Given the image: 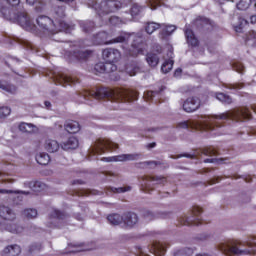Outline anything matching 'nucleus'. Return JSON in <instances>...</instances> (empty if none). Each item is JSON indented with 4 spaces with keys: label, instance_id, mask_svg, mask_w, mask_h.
<instances>
[{
    "label": "nucleus",
    "instance_id": "nucleus-1",
    "mask_svg": "<svg viewBox=\"0 0 256 256\" xmlns=\"http://www.w3.org/2000/svg\"><path fill=\"white\" fill-rule=\"evenodd\" d=\"M202 120H187L177 124L178 129H196V131H213L215 127H223L219 121H243L251 119L249 108H237L232 111H227L219 115L201 116Z\"/></svg>",
    "mask_w": 256,
    "mask_h": 256
},
{
    "label": "nucleus",
    "instance_id": "nucleus-2",
    "mask_svg": "<svg viewBox=\"0 0 256 256\" xmlns=\"http://www.w3.org/2000/svg\"><path fill=\"white\" fill-rule=\"evenodd\" d=\"M20 3L21 0H3L0 2V15L7 21L19 23L26 31H36L37 27Z\"/></svg>",
    "mask_w": 256,
    "mask_h": 256
},
{
    "label": "nucleus",
    "instance_id": "nucleus-3",
    "mask_svg": "<svg viewBox=\"0 0 256 256\" xmlns=\"http://www.w3.org/2000/svg\"><path fill=\"white\" fill-rule=\"evenodd\" d=\"M217 249L224 255H256L255 237L245 240H227L217 245Z\"/></svg>",
    "mask_w": 256,
    "mask_h": 256
},
{
    "label": "nucleus",
    "instance_id": "nucleus-4",
    "mask_svg": "<svg viewBox=\"0 0 256 256\" xmlns=\"http://www.w3.org/2000/svg\"><path fill=\"white\" fill-rule=\"evenodd\" d=\"M109 35L107 32H100L96 34L93 38V45H111V43H125V41H129L132 39L133 43L129 48V55L132 57H136L139 53L143 52V38L141 36L132 35L129 36L127 34L116 37L111 41H107Z\"/></svg>",
    "mask_w": 256,
    "mask_h": 256
},
{
    "label": "nucleus",
    "instance_id": "nucleus-5",
    "mask_svg": "<svg viewBox=\"0 0 256 256\" xmlns=\"http://www.w3.org/2000/svg\"><path fill=\"white\" fill-rule=\"evenodd\" d=\"M84 99L92 97V99H115L116 101H137L138 93L135 90L116 89L111 90L107 88H99L96 91H85L83 93Z\"/></svg>",
    "mask_w": 256,
    "mask_h": 256
},
{
    "label": "nucleus",
    "instance_id": "nucleus-6",
    "mask_svg": "<svg viewBox=\"0 0 256 256\" xmlns=\"http://www.w3.org/2000/svg\"><path fill=\"white\" fill-rule=\"evenodd\" d=\"M87 5L95 9L100 17L109 13H114V11L121 9L122 7L121 1L119 0L103 1L100 4H97V2L93 0H88Z\"/></svg>",
    "mask_w": 256,
    "mask_h": 256
},
{
    "label": "nucleus",
    "instance_id": "nucleus-7",
    "mask_svg": "<svg viewBox=\"0 0 256 256\" xmlns=\"http://www.w3.org/2000/svg\"><path fill=\"white\" fill-rule=\"evenodd\" d=\"M36 23L44 33H59V31L65 30L63 26L58 27L48 16H39Z\"/></svg>",
    "mask_w": 256,
    "mask_h": 256
},
{
    "label": "nucleus",
    "instance_id": "nucleus-8",
    "mask_svg": "<svg viewBox=\"0 0 256 256\" xmlns=\"http://www.w3.org/2000/svg\"><path fill=\"white\" fill-rule=\"evenodd\" d=\"M63 17H65V8L63 6L55 8L54 23H56L57 27H63L64 30H61V31H64V33H71V31L75 29V26L67 24L65 21L62 20Z\"/></svg>",
    "mask_w": 256,
    "mask_h": 256
},
{
    "label": "nucleus",
    "instance_id": "nucleus-9",
    "mask_svg": "<svg viewBox=\"0 0 256 256\" xmlns=\"http://www.w3.org/2000/svg\"><path fill=\"white\" fill-rule=\"evenodd\" d=\"M200 213H203V210L196 207L189 215L180 217L179 221L181 225H199L201 223Z\"/></svg>",
    "mask_w": 256,
    "mask_h": 256
},
{
    "label": "nucleus",
    "instance_id": "nucleus-10",
    "mask_svg": "<svg viewBox=\"0 0 256 256\" xmlns=\"http://www.w3.org/2000/svg\"><path fill=\"white\" fill-rule=\"evenodd\" d=\"M118 145L107 138L98 139L92 149L93 153H105V149H117Z\"/></svg>",
    "mask_w": 256,
    "mask_h": 256
},
{
    "label": "nucleus",
    "instance_id": "nucleus-11",
    "mask_svg": "<svg viewBox=\"0 0 256 256\" xmlns=\"http://www.w3.org/2000/svg\"><path fill=\"white\" fill-rule=\"evenodd\" d=\"M199 107H201V100L198 97H190L182 105V109L186 113H194Z\"/></svg>",
    "mask_w": 256,
    "mask_h": 256
},
{
    "label": "nucleus",
    "instance_id": "nucleus-12",
    "mask_svg": "<svg viewBox=\"0 0 256 256\" xmlns=\"http://www.w3.org/2000/svg\"><path fill=\"white\" fill-rule=\"evenodd\" d=\"M139 157H141L139 154H122L118 156L104 157L102 158V161H105L106 163H117L119 161H137Z\"/></svg>",
    "mask_w": 256,
    "mask_h": 256
},
{
    "label": "nucleus",
    "instance_id": "nucleus-13",
    "mask_svg": "<svg viewBox=\"0 0 256 256\" xmlns=\"http://www.w3.org/2000/svg\"><path fill=\"white\" fill-rule=\"evenodd\" d=\"M102 57L106 63H111L113 65V63L121 59V53L117 49L108 48L102 52Z\"/></svg>",
    "mask_w": 256,
    "mask_h": 256
},
{
    "label": "nucleus",
    "instance_id": "nucleus-14",
    "mask_svg": "<svg viewBox=\"0 0 256 256\" xmlns=\"http://www.w3.org/2000/svg\"><path fill=\"white\" fill-rule=\"evenodd\" d=\"M0 219H3V221H15L17 214L11 207L0 204Z\"/></svg>",
    "mask_w": 256,
    "mask_h": 256
},
{
    "label": "nucleus",
    "instance_id": "nucleus-15",
    "mask_svg": "<svg viewBox=\"0 0 256 256\" xmlns=\"http://www.w3.org/2000/svg\"><path fill=\"white\" fill-rule=\"evenodd\" d=\"M139 223V216L134 212H125L123 214V225L124 227H135Z\"/></svg>",
    "mask_w": 256,
    "mask_h": 256
},
{
    "label": "nucleus",
    "instance_id": "nucleus-16",
    "mask_svg": "<svg viewBox=\"0 0 256 256\" xmlns=\"http://www.w3.org/2000/svg\"><path fill=\"white\" fill-rule=\"evenodd\" d=\"M96 73H113V71H117V66L112 63H103L99 62L94 67Z\"/></svg>",
    "mask_w": 256,
    "mask_h": 256
},
{
    "label": "nucleus",
    "instance_id": "nucleus-17",
    "mask_svg": "<svg viewBox=\"0 0 256 256\" xmlns=\"http://www.w3.org/2000/svg\"><path fill=\"white\" fill-rule=\"evenodd\" d=\"M54 81L62 87H67V85H73V83H76L75 79L61 73L54 75Z\"/></svg>",
    "mask_w": 256,
    "mask_h": 256
},
{
    "label": "nucleus",
    "instance_id": "nucleus-18",
    "mask_svg": "<svg viewBox=\"0 0 256 256\" xmlns=\"http://www.w3.org/2000/svg\"><path fill=\"white\" fill-rule=\"evenodd\" d=\"M165 251H167V243L165 242H154L151 248V252L155 256H163L165 255Z\"/></svg>",
    "mask_w": 256,
    "mask_h": 256
},
{
    "label": "nucleus",
    "instance_id": "nucleus-19",
    "mask_svg": "<svg viewBox=\"0 0 256 256\" xmlns=\"http://www.w3.org/2000/svg\"><path fill=\"white\" fill-rule=\"evenodd\" d=\"M77 147H79V140L75 136L69 137L68 140L62 143V149L64 151H71L77 149Z\"/></svg>",
    "mask_w": 256,
    "mask_h": 256
},
{
    "label": "nucleus",
    "instance_id": "nucleus-20",
    "mask_svg": "<svg viewBox=\"0 0 256 256\" xmlns=\"http://www.w3.org/2000/svg\"><path fill=\"white\" fill-rule=\"evenodd\" d=\"M161 32L159 33V38L162 39V41H165L169 35H171L177 27L175 25H167V24H161Z\"/></svg>",
    "mask_w": 256,
    "mask_h": 256
},
{
    "label": "nucleus",
    "instance_id": "nucleus-21",
    "mask_svg": "<svg viewBox=\"0 0 256 256\" xmlns=\"http://www.w3.org/2000/svg\"><path fill=\"white\" fill-rule=\"evenodd\" d=\"M59 147V142H57V140L48 138L44 142V149L48 151V153H57V151H59Z\"/></svg>",
    "mask_w": 256,
    "mask_h": 256
},
{
    "label": "nucleus",
    "instance_id": "nucleus-22",
    "mask_svg": "<svg viewBox=\"0 0 256 256\" xmlns=\"http://www.w3.org/2000/svg\"><path fill=\"white\" fill-rule=\"evenodd\" d=\"M5 256H19L21 255V246L14 244L6 246L3 250Z\"/></svg>",
    "mask_w": 256,
    "mask_h": 256
},
{
    "label": "nucleus",
    "instance_id": "nucleus-23",
    "mask_svg": "<svg viewBox=\"0 0 256 256\" xmlns=\"http://www.w3.org/2000/svg\"><path fill=\"white\" fill-rule=\"evenodd\" d=\"M107 221L110 225H113L114 227L123 225V215L117 213L109 214L107 216Z\"/></svg>",
    "mask_w": 256,
    "mask_h": 256
},
{
    "label": "nucleus",
    "instance_id": "nucleus-24",
    "mask_svg": "<svg viewBox=\"0 0 256 256\" xmlns=\"http://www.w3.org/2000/svg\"><path fill=\"white\" fill-rule=\"evenodd\" d=\"M185 35L188 45H191L192 47H197L199 45V40L197 39V37H195L193 30L187 28L185 30Z\"/></svg>",
    "mask_w": 256,
    "mask_h": 256
},
{
    "label": "nucleus",
    "instance_id": "nucleus-25",
    "mask_svg": "<svg viewBox=\"0 0 256 256\" xmlns=\"http://www.w3.org/2000/svg\"><path fill=\"white\" fill-rule=\"evenodd\" d=\"M5 230L8 231L9 233L19 235V233H23L25 228H23V226L19 225L18 223H8L5 226Z\"/></svg>",
    "mask_w": 256,
    "mask_h": 256
},
{
    "label": "nucleus",
    "instance_id": "nucleus-26",
    "mask_svg": "<svg viewBox=\"0 0 256 256\" xmlns=\"http://www.w3.org/2000/svg\"><path fill=\"white\" fill-rule=\"evenodd\" d=\"M65 130L68 133H79V131H81V126L77 121H69L65 124Z\"/></svg>",
    "mask_w": 256,
    "mask_h": 256
},
{
    "label": "nucleus",
    "instance_id": "nucleus-27",
    "mask_svg": "<svg viewBox=\"0 0 256 256\" xmlns=\"http://www.w3.org/2000/svg\"><path fill=\"white\" fill-rule=\"evenodd\" d=\"M36 161L39 165H49L51 158L49 157V154L40 152L36 155Z\"/></svg>",
    "mask_w": 256,
    "mask_h": 256
},
{
    "label": "nucleus",
    "instance_id": "nucleus-28",
    "mask_svg": "<svg viewBox=\"0 0 256 256\" xmlns=\"http://www.w3.org/2000/svg\"><path fill=\"white\" fill-rule=\"evenodd\" d=\"M91 55V51L81 49L74 51V57L78 59V61H85L86 59H89V56Z\"/></svg>",
    "mask_w": 256,
    "mask_h": 256
},
{
    "label": "nucleus",
    "instance_id": "nucleus-29",
    "mask_svg": "<svg viewBox=\"0 0 256 256\" xmlns=\"http://www.w3.org/2000/svg\"><path fill=\"white\" fill-rule=\"evenodd\" d=\"M28 187L34 191V193H39L41 191H43V189H45V183L43 182H39V181H35V182H28Z\"/></svg>",
    "mask_w": 256,
    "mask_h": 256
},
{
    "label": "nucleus",
    "instance_id": "nucleus-30",
    "mask_svg": "<svg viewBox=\"0 0 256 256\" xmlns=\"http://www.w3.org/2000/svg\"><path fill=\"white\" fill-rule=\"evenodd\" d=\"M162 25L157 22H148L145 26V31L148 35H153L157 29H161Z\"/></svg>",
    "mask_w": 256,
    "mask_h": 256
},
{
    "label": "nucleus",
    "instance_id": "nucleus-31",
    "mask_svg": "<svg viewBox=\"0 0 256 256\" xmlns=\"http://www.w3.org/2000/svg\"><path fill=\"white\" fill-rule=\"evenodd\" d=\"M53 223H54V227H57V223H61V221L67 219V214H65L64 212H61L59 210H55L53 212Z\"/></svg>",
    "mask_w": 256,
    "mask_h": 256
},
{
    "label": "nucleus",
    "instance_id": "nucleus-32",
    "mask_svg": "<svg viewBox=\"0 0 256 256\" xmlns=\"http://www.w3.org/2000/svg\"><path fill=\"white\" fill-rule=\"evenodd\" d=\"M37 215V210L33 208H27L22 211V217H24V219H35Z\"/></svg>",
    "mask_w": 256,
    "mask_h": 256
},
{
    "label": "nucleus",
    "instance_id": "nucleus-33",
    "mask_svg": "<svg viewBox=\"0 0 256 256\" xmlns=\"http://www.w3.org/2000/svg\"><path fill=\"white\" fill-rule=\"evenodd\" d=\"M194 25L196 27H198L199 29H201V27H207V25H213V22H211V20H209L207 18L198 17L194 21Z\"/></svg>",
    "mask_w": 256,
    "mask_h": 256
},
{
    "label": "nucleus",
    "instance_id": "nucleus-34",
    "mask_svg": "<svg viewBox=\"0 0 256 256\" xmlns=\"http://www.w3.org/2000/svg\"><path fill=\"white\" fill-rule=\"evenodd\" d=\"M146 61L150 67H157V65H159V57L153 53L147 55Z\"/></svg>",
    "mask_w": 256,
    "mask_h": 256
},
{
    "label": "nucleus",
    "instance_id": "nucleus-35",
    "mask_svg": "<svg viewBox=\"0 0 256 256\" xmlns=\"http://www.w3.org/2000/svg\"><path fill=\"white\" fill-rule=\"evenodd\" d=\"M19 130L22 131V133H33V131H35V126L33 124L22 122L19 125Z\"/></svg>",
    "mask_w": 256,
    "mask_h": 256
},
{
    "label": "nucleus",
    "instance_id": "nucleus-36",
    "mask_svg": "<svg viewBox=\"0 0 256 256\" xmlns=\"http://www.w3.org/2000/svg\"><path fill=\"white\" fill-rule=\"evenodd\" d=\"M216 99H218V101H221V103H224V105H231V103H233V99L230 98L229 95L224 93H218L216 95Z\"/></svg>",
    "mask_w": 256,
    "mask_h": 256
},
{
    "label": "nucleus",
    "instance_id": "nucleus-37",
    "mask_svg": "<svg viewBox=\"0 0 256 256\" xmlns=\"http://www.w3.org/2000/svg\"><path fill=\"white\" fill-rule=\"evenodd\" d=\"M146 181L148 183L155 182L157 185H163V183L167 182V179L163 176H148Z\"/></svg>",
    "mask_w": 256,
    "mask_h": 256
},
{
    "label": "nucleus",
    "instance_id": "nucleus-38",
    "mask_svg": "<svg viewBox=\"0 0 256 256\" xmlns=\"http://www.w3.org/2000/svg\"><path fill=\"white\" fill-rule=\"evenodd\" d=\"M0 89H2V91H5L6 93H10L12 95L17 93V87L15 85L2 84L1 81H0Z\"/></svg>",
    "mask_w": 256,
    "mask_h": 256
},
{
    "label": "nucleus",
    "instance_id": "nucleus-39",
    "mask_svg": "<svg viewBox=\"0 0 256 256\" xmlns=\"http://www.w3.org/2000/svg\"><path fill=\"white\" fill-rule=\"evenodd\" d=\"M143 6L134 3L132 4V7L130 9V13L132 15V17H137V15H141V13H143Z\"/></svg>",
    "mask_w": 256,
    "mask_h": 256
},
{
    "label": "nucleus",
    "instance_id": "nucleus-40",
    "mask_svg": "<svg viewBox=\"0 0 256 256\" xmlns=\"http://www.w3.org/2000/svg\"><path fill=\"white\" fill-rule=\"evenodd\" d=\"M247 24V20L243 18H238V23L234 24V29L236 33H241L243 31V28L246 27Z\"/></svg>",
    "mask_w": 256,
    "mask_h": 256
},
{
    "label": "nucleus",
    "instance_id": "nucleus-41",
    "mask_svg": "<svg viewBox=\"0 0 256 256\" xmlns=\"http://www.w3.org/2000/svg\"><path fill=\"white\" fill-rule=\"evenodd\" d=\"M251 3H252V0H240L237 3V9H239V11H247V9L251 7Z\"/></svg>",
    "mask_w": 256,
    "mask_h": 256
},
{
    "label": "nucleus",
    "instance_id": "nucleus-42",
    "mask_svg": "<svg viewBox=\"0 0 256 256\" xmlns=\"http://www.w3.org/2000/svg\"><path fill=\"white\" fill-rule=\"evenodd\" d=\"M171 69H173V60L168 59L162 64L161 71L162 73H169Z\"/></svg>",
    "mask_w": 256,
    "mask_h": 256
},
{
    "label": "nucleus",
    "instance_id": "nucleus-43",
    "mask_svg": "<svg viewBox=\"0 0 256 256\" xmlns=\"http://www.w3.org/2000/svg\"><path fill=\"white\" fill-rule=\"evenodd\" d=\"M193 255V249L183 248L174 252V256H191Z\"/></svg>",
    "mask_w": 256,
    "mask_h": 256
},
{
    "label": "nucleus",
    "instance_id": "nucleus-44",
    "mask_svg": "<svg viewBox=\"0 0 256 256\" xmlns=\"http://www.w3.org/2000/svg\"><path fill=\"white\" fill-rule=\"evenodd\" d=\"M109 191H111L112 193H127L131 191V186H123L119 188L110 187Z\"/></svg>",
    "mask_w": 256,
    "mask_h": 256
},
{
    "label": "nucleus",
    "instance_id": "nucleus-45",
    "mask_svg": "<svg viewBox=\"0 0 256 256\" xmlns=\"http://www.w3.org/2000/svg\"><path fill=\"white\" fill-rule=\"evenodd\" d=\"M126 71L130 77H134V75H137L139 73V67L138 66H128L126 68Z\"/></svg>",
    "mask_w": 256,
    "mask_h": 256
},
{
    "label": "nucleus",
    "instance_id": "nucleus-46",
    "mask_svg": "<svg viewBox=\"0 0 256 256\" xmlns=\"http://www.w3.org/2000/svg\"><path fill=\"white\" fill-rule=\"evenodd\" d=\"M0 193L2 195H5V194L11 195L13 193H21L22 195H29V192H27V191L19 192V191L7 190V189H0Z\"/></svg>",
    "mask_w": 256,
    "mask_h": 256
},
{
    "label": "nucleus",
    "instance_id": "nucleus-47",
    "mask_svg": "<svg viewBox=\"0 0 256 256\" xmlns=\"http://www.w3.org/2000/svg\"><path fill=\"white\" fill-rule=\"evenodd\" d=\"M232 67L234 71H237V73H243L245 69L241 62H235L234 64H232Z\"/></svg>",
    "mask_w": 256,
    "mask_h": 256
},
{
    "label": "nucleus",
    "instance_id": "nucleus-48",
    "mask_svg": "<svg viewBox=\"0 0 256 256\" xmlns=\"http://www.w3.org/2000/svg\"><path fill=\"white\" fill-rule=\"evenodd\" d=\"M203 155H206L207 157H213V155H217V150L213 148H205L203 150Z\"/></svg>",
    "mask_w": 256,
    "mask_h": 256
},
{
    "label": "nucleus",
    "instance_id": "nucleus-49",
    "mask_svg": "<svg viewBox=\"0 0 256 256\" xmlns=\"http://www.w3.org/2000/svg\"><path fill=\"white\" fill-rule=\"evenodd\" d=\"M9 115H11V108L9 107L0 108V117H7Z\"/></svg>",
    "mask_w": 256,
    "mask_h": 256
},
{
    "label": "nucleus",
    "instance_id": "nucleus-50",
    "mask_svg": "<svg viewBox=\"0 0 256 256\" xmlns=\"http://www.w3.org/2000/svg\"><path fill=\"white\" fill-rule=\"evenodd\" d=\"M161 1L159 0H149V7L150 9H152V11H155V9H157V7H159Z\"/></svg>",
    "mask_w": 256,
    "mask_h": 256
},
{
    "label": "nucleus",
    "instance_id": "nucleus-51",
    "mask_svg": "<svg viewBox=\"0 0 256 256\" xmlns=\"http://www.w3.org/2000/svg\"><path fill=\"white\" fill-rule=\"evenodd\" d=\"M181 157H186L187 159H193V157H195V156H193L191 154H188V153H185V154H180V155H177V156L171 155L170 159H181Z\"/></svg>",
    "mask_w": 256,
    "mask_h": 256
},
{
    "label": "nucleus",
    "instance_id": "nucleus-52",
    "mask_svg": "<svg viewBox=\"0 0 256 256\" xmlns=\"http://www.w3.org/2000/svg\"><path fill=\"white\" fill-rule=\"evenodd\" d=\"M247 41H254V43H256V32L255 31H250L247 34Z\"/></svg>",
    "mask_w": 256,
    "mask_h": 256
},
{
    "label": "nucleus",
    "instance_id": "nucleus-53",
    "mask_svg": "<svg viewBox=\"0 0 256 256\" xmlns=\"http://www.w3.org/2000/svg\"><path fill=\"white\" fill-rule=\"evenodd\" d=\"M109 22L111 23V25H119L121 23V20H119V17L117 16H112L111 18H109Z\"/></svg>",
    "mask_w": 256,
    "mask_h": 256
},
{
    "label": "nucleus",
    "instance_id": "nucleus-54",
    "mask_svg": "<svg viewBox=\"0 0 256 256\" xmlns=\"http://www.w3.org/2000/svg\"><path fill=\"white\" fill-rule=\"evenodd\" d=\"M30 251H31V253H33V251H41V244H39V243L32 244L30 246Z\"/></svg>",
    "mask_w": 256,
    "mask_h": 256
},
{
    "label": "nucleus",
    "instance_id": "nucleus-55",
    "mask_svg": "<svg viewBox=\"0 0 256 256\" xmlns=\"http://www.w3.org/2000/svg\"><path fill=\"white\" fill-rule=\"evenodd\" d=\"M227 89H241L243 87V84H230L226 86Z\"/></svg>",
    "mask_w": 256,
    "mask_h": 256
},
{
    "label": "nucleus",
    "instance_id": "nucleus-56",
    "mask_svg": "<svg viewBox=\"0 0 256 256\" xmlns=\"http://www.w3.org/2000/svg\"><path fill=\"white\" fill-rule=\"evenodd\" d=\"M104 175H106L107 177H119L118 173L111 172V171L105 172Z\"/></svg>",
    "mask_w": 256,
    "mask_h": 256
},
{
    "label": "nucleus",
    "instance_id": "nucleus-57",
    "mask_svg": "<svg viewBox=\"0 0 256 256\" xmlns=\"http://www.w3.org/2000/svg\"><path fill=\"white\" fill-rule=\"evenodd\" d=\"M23 43L27 47V49H35V46L31 42L24 41Z\"/></svg>",
    "mask_w": 256,
    "mask_h": 256
},
{
    "label": "nucleus",
    "instance_id": "nucleus-58",
    "mask_svg": "<svg viewBox=\"0 0 256 256\" xmlns=\"http://www.w3.org/2000/svg\"><path fill=\"white\" fill-rule=\"evenodd\" d=\"M181 73H183L181 68L176 69L174 72V77H181Z\"/></svg>",
    "mask_w": 256,
    "mask_h": 256
},
{
    "label": "nucleus",
    "instance_id": "nucleus-59",
    "mask_svg": "<svg viewBox=\"0 0 256 256\" xmlns=\"http://www.w3.org/2000/svg\"><path fill=\"white\" fill-rule=\"evenodd\" d=\"M146 165H161V162H157V161H149V162H145Z\"/></svg>",
    "mask_w": 256,
    "mask_h": 256
},
{
    "label": "nucleus",
    "instance_id": "nucleus-60",
    "mask_svg": "<svg viewBox=\"0 0 256 256\" xmlns=\"http://www.w3.org/2000/svg\"><path fill=\"white\" fill-rule=\"evenodd\" d=\"M155 147H157V143H155V142H152V143L147 145V149H153Z\"/></svg>",
    "mask_w": 256,
    "mask_h": 256
},
{
    "label": "nucleus",
    "instance_id": "nucleus-61",
    "mask_svg": "<svg viewBox=\"0 0 256 256\" xmlns=\"http://www.w3.org/2000/svg\"><path fill=\"white\" fill-rule=\"evenodd\" d=\"M145 97H147L148 99H151V97H153V92L149 91L145 94Z\"/></svg>",
    "mask_w": 256,
    "mask_h": 256
},
{
    "label": "nucleus",
    "instance_id": "nucleus-62",
    "mask_svg": "<svg viewBox=\"0 0 256 256\" xmlns=\"http://www.w3.org/2000/svg\"><path fill=\"white\" fill-rule=\"evenodd\" d=\"M143 192L144 193H150V190H149V184H146L144 189H143Z\"/></svg>",
    "mask_w": 256,
    "mask_h": 256
},
{
    "label": "nucleus",
    "instance_id": "nucleus-63",
    "mask_svg": "<svg viewBox=\"0 0 256 256\" xmlns=\"http://www.w3.org/2000/svg\"><path fill=\"white\" fill-rule=\"evenodd\" d=\"M250 21L252 24L256 23V14L250 17Z\"/></svg>",
    "mask_w": 256,
    "mask_h": 256
},
{
    "label": "nucleus",
    "instance_id": "nucleus-64",
    "mask_svg": "<svg viewBox=\"0 0 256 256\" xmlns=\"http://www.w3.org/2000/svg\"><path fill=\"white\" fill-rule=\"evenodd\" d=\"M146 219H153V213L148 212L146 215Z\"/></svg>",
    "mask_w": 256,
    "mask_h": 256
}]
</instances>
